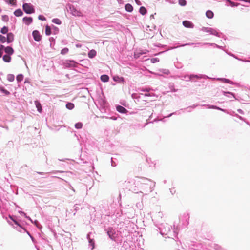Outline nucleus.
Listing matches in <instances>:
<instances>
[{"instance_id":"1","label":"nucleus","mask_w":250,"mask_h":250,"mask_svg":"<svg viewBox=\"0 0 250 250\" xmlns=\"http://www.w3.org/2000/svg\"><path fill=\"white\" fill-rule=\"evenodd\" d=\"M135 184L139 186L140 192H145L146 194L151 192L155 187V182L144 177L140 178V180L136 182Z\"/></svg>"},{"instance_id":"2","label":"nucleus","mask_w":250,"mask_h":250,"mask_svg":"<svg viewBox=\"0 0 250 250\" xmlns=\"http://www.w3.org/2000/svg\"><path fill=\"white\" fill-rule=\"evenodd\" d=\"M174 228L173 229V231H171V229H172L171 226L169 225L167 223H161L159 224L158 226L156 225V227L157 228L158 230H159L160 233L163 236H166L167 235V238H172L177 237L178 232L177 228H175V225H174Z\"/></svg>"},{"instance_id":"3","label":"nucleus","mask_w":250,"mask_h":250,"mask_svg":"<svg viewBox=\"0 0 250 250\" xmlns=\"http://www.w3.org/2000/svg\"><path fill=\"white\" fill-rule=\"evenodd\" d=\"M201 31L207 33H209L210 35H212L219 38H224L225 40L226 39L225 35H224L222 32H220V31L218 29H217L216 28H213L208 27H203L201 29Z\"/></svg>"},{"instance_id":"4","label":"nucleus","mask_w":250,"mask_h":250,"mask_svg":"<svg viewBox=\"0 0 250 250\" xmlns=\"http://www.w3.org/2000/svg\"><path fill=\"white\" fill-rule=\"evenodd\" d=\"M22 9L24 12L27 14L34 13L35 9L34 6L30 3H23Z\"/></svg>"},{"instance_id":"5","label":"nucleus","mask_w":250,"mask_h":250,"mask_svg":"<svg viewBox=\"0 0 250 250\" xmlns=\"http://www.w3.org/2000/svg\"><path fill=\"white\" fill-rule=\"evenodd\" d=\"M188 78V79L186 81H192L193 79L197 78V79H212V78H210L207 75H202V74H191L190 75H187L185 76V78ZM212 79H215V78H212Z\"/></svg>"},{"instance_id":"6","label":"nucleus","mask_w":250,"mask_h":250,"mask_svg":"<svg viewBox=\"0 0 250 250\" xmlns=\"http://www.w3.org/2000/svg\"><path fill=\"white\" fill-rule=\"evenodd\" d=\"M104 230L106 231V233L111 240L114 241H116V233L115 230L112 227L105 229Z\"/></svg>"},{"instance_id":"7","label":"nucleus","mask_w":250,"mask_h":250,"mask_svg":"<svg viewBox=\"0 0 250 250\" xmlns=\"http://www.w3.org/2000/svg\"><path fill=\"white\" fill-rule=\"evenodd\" d=\"M119 232L121 234H124V236H125L126 235H128L131 232L130 227L127 226H126V224L124 223L122 228H120L119 229Z\"/></svg>"},{"instance_id":"8","label":"nucleus","mask_w":250,"mask_h":250,"mask_svg":"<svg viewBox=\"0 0 250 250\" xmlns=\"http://www.w3.org/2000/svg\"><path fill=\"white\" fill-rule=\"evenodd\" d=\"M78 63L73 60H67L64 62V65L66 68L76 67Z\"/></svg>"},{"instance_id":"9","label":"nucleus","mask_w":250,"mask_h":250,"mask_svg":"<svg viewBox=\"0 0 250 250\" xmlns=\"http://www.w3.org/2000/svg\"><path fill=\"white\" fill-rule=\"evenodd\" d=\"M32 36L35 41L39 42L42 39V36L40 32L37 30H35L32 32Z\"/></svg>"},{"instance_id":"10","label":"nucleus","mask_w":250,"mask_h":250,"mask_svg":"<svg viewBox=\"0 0 250 250\" xmlns=\"http://www.w3.org/2000/svg\"><path fill=\"white\" fill-rule=\"evenodd\" d=\"M187 244L188 245L189 249L195 250H197L199 246V244L198 243L194 241H189L187 242Z\"/></svg>"},{"instance_id":"11","label":"nucleus","mask_w":250,"mask_h":250,"mask_svg":"<svg viewBox=\"0 0 250 250\" xmlns=\"http://www.w3.org/2000/svg\"><path fill=\"white\" fill-rule=\"evenodd\" d=\"M198 44L199 45H200V46H203L204 45H209V46H214V47H216L219 49H223V46L218 45L217 44L214 43L200 42Z\"/></svg>"},{"instance_id":"12","label":"nucleus","mask_w":250,"mask_h":250,"mask_svg":"<svg viewBox=\"0 0 250 250\" xmlns=\"http://www.w3.org/2000/svg\"><path fill=\"white\" fill-rule=\"evenodd\" d=\"M183 25L188 28H193L194 26V24L190 21L188 20H185L182 22Z\"/></svg>"},{"instance_id":"13","label":"nucleus","mask_w":250,"mask_h":250,"mask_svg":"<svg viewBox=\"0 0 250 250\" xmlns=\"http://www.w3.org/2000/svg\"><path fill=\"white\" fill-rule=\"evenodd\" d=\"M4 51L5 52V54L10 56L13 54L14 53V50L10 46H8L6 47L5 46V48H3V51Z\"/></svg>"},{"instance_id":"14","label":"nucleus","mask_w":250,"mask_h":250,"mask_svg":"<svg viewBox=\"0 0 250 250\" xmlns=\"http://www.w3.org/2000/svg\"><path fill=\"white\" fill-rule=\"evenodd\" d=\"M116 109L118 112L122 114H126L128 112L126 108L120 105H117L116 106Z\"/></svg>"},{"instance_id":"15","label":"nucleus","mask_w":250,"mask_h":250,"mask_svg":"<svg viewBox=\"0 0 250 250\" xmlns=\"http://www.w3.org/2000/svg\"><path fill=\"white\" fill-rule=\"evenodd\" d=\"M22 21L26 25H29L33 22V18L31 17L25 16L23 17Z\"/></svg>"},{"instance_id":"16","label":"nucleus","mask_w":250,"mask_h":250,"mask_svg":"<svg viewBox=\"0 0 250 250\" xmlns=\"http://www.w3.org/2000/svg\"><path fill=\"white\" fill-rule=\"evenodd\" d=\"M91 235V233H89L87 235V238L88 240L89 245L91 247V250L93 249L95 247V241L93 239H91L90 238V235Z\"/></svg>"},{"instance_id":"17","label":"nucleus","mask_w":250,"mask_h":250,"mask_svg":"<svg viewBox=\"0 0 250 250\" xmlns=\"http://www.w3.org/2000/svg\"><path fill=\"white\" fill-rule=\"evenodd\" d=\"M6 38L7 43H10L13 42L14 40V35L13 33L12 32L8 33Z\"/></svg>"},{"instance_id":"18","label":"nucleus","mask_w":250,"mask_h":250,"mask_svg":"<svg viewBox=\"0 0 250 250\" xmlns=\"http://www.w3.org/2000/svg\"><path fill=\"white\" fill-rule=\"evenodd\" d=\"M113 80L114 82L117 83H122L125 82V79L123 77H120L118 75H115L113 76Z\"/></svg>"},{"instance_id":"19","label":"nucleus","mask_w":250,"mask_h":250,"mask_svg":"<svg viewBox=\"0 0 250 250\" xmlns=\"http://www.w3.org/2000/svg\"><path fill=\"white\" fill-rule=\"evenodd\" d=\"M226 2V5L228 6H230L232 7H237L240 4L238 3L234 2L230 0H225Z\"/></svg>"},{"instance_id":"20","label":"nucleus","mask_w":250,"mask_h":250,"mask_svg":"<svg viewBox=\"0 0 250 250\" xmlns=\"http://www.w3.org/2000/svg\"><path fill=\"white\" fill-rule=\"evenodd\" d=\"M217 80L221 81L224 83H229L231 84H233L234 83L230 80L225 78H218L216 79Z\"/></svg>"},{"instance_id":"21","label":"nucleus","mask_w":250,"mask_h":250,"mask_svg":"<svg viewBox=\"0 0 250 250\" xmlns=\"http://www.w3.org/2000/svg\"><path fill=\"white\" fill-rule=\"evenodd\" d=\"M96 54H97L96 51L94 49H91L88 51L87 55L89 58L92 59V58H94L96 56Z\"/></svg>"},{"instance_id":"22","label":"nucleus","mask_w":250,"mask_h":250,"mask_svg":"<svg viewBox=\"0 0 250 250\" xmlns=\"http://www.w3.org/2000/svg\"><path fill=\"white\" fill-rule=\"evenodd\" d=\"M100 80L102 82L106 83L109 81V77L106 74H103L100 77Z\"/></svg>"},{"instance_id":"23","label":"nucleus","mask_w":250,"mask_h":250,"mask_svg":"<svg viewBox=\"0 0 250 250\" xmlns=\"http://www.w3.org/2000/svg\"><path fill=\"white\" fill-rule=\"evenodd\" d=\"M222 93L223 95L228 98H231V97L233 98L235 97V94L231 92L222 91Z\"/></svg>"},{"instance_id":"24","label":"nucleus","mask_w":250,"mask_h":250,"mask_svg":"<svg viewBox=\"0 0 250 250\" xmlns=\"http://www.w3.org/2000/svg\"><path fill=\"white\" fill-rule=\"evenodd\" d=\"M35 104L36 107L37 109V111L39 113H41L42 112V105H41V103H40V102L38 101H35Z\"/></svg>"},{"instance_id":"25","label":"nucleus","mask_w":250,"mask_h":250,"mask_svg":"<svg viewBox=\"0 0 250 250\" xmlns=\"http://www.w3.org/2000/svg\"><path fill=\"white\" fill-rule=\"evenodd\" d=\"M125 11L128 12H131L133 10V7L132 5L130 3H127L125 5Z\"/></svg>"},{"instance_id":"26","label":"nucleus","mask_w":250,"mask_h":250,"mask_svg":"<svg viewBox=\"0 0 250 250\" xmlns=\"http://www.w3.org/2000/svg\"><path fill=\"white\" fill-rule=\"evenodd\" d=\"M52 30V25L49 26L48 25H46L45 26V33L46 36H50Z\"/></svg>"},{"instance_id":"27","label":"nucleus","mask_w":250,"mask_h":250,"mask_svg":"<svg viewBox=\"0 0 250 250\" xmlns=\"http://www.w3.org/2000/svg\"><path fill=\"white\" fill-rule=\"evenodd\" d=\"M3 61L7 63H9L11 61V57L10 55L5 54L2 57Z\"/></svg>"},{"instance_id":"28","label":"nucleus","mask_w":250,"mask_h":250,"mask_svg":"<svg viewBox=\"0 0 250 250\" xmlns=\"http://www.w3.org/2000/svg\"><path fill=\"white\" fill-rule=\"evenodd\" d=\"M69 9L71 11V13L73 15L79 16L78 13H79V12L74 6H70Z\"/></svg>"},{"instance_id":"29","label":"nucleus","mask_w":250,"mask_h":250,"mask_svg":"<svg viewBox=\"0 0 250 250\" xmlns=\"http://www.w3.org/2000/svg\"><path fill=\"white\" fill-rule=\"evenodd\" d=\"M14 14L16 17H21L23 15V13L21 9L19 8L15 10Z\"/></svg>"},{"instance_id":"30","label":"nucleus","mask_w":250,"mask_h":250,"mask_svg":"<svg viewBox=\"0 0 250 250\" xmlns=\"http://www.w3.org/2000/svg\"><path fill=\"white\" fill-rule=\"evenodd\" d=\"M206 16L208 18L211 19L214 17V13L211 10H208L206 12Z\"/></svg>"},{"instance_id":"31","label":"nucleus","mask_w":250,"mask_h":250,"mask_svg":"<svg viewBox=\"0 0 250 250\" xmlns=\"http://www.w3.org/2000/svg\"><path fill=\"white\" fill-rule=\"evenodd\" d=\"M0 92L4 94L5 95H9L10 94L9 91H8L7 89H6L3 86H0Z\"/></svg>"},{"instance_id":"32","label":"nucleus","mask_w":250,"mask_h":250,"mask_svg":"<svg viewBox=\"0 0 250 250\" xmlns=\"http://www.w3.org/2000/svg\"><path fill=\"white\" fill-rule=\"evenodd\" d=\"M139 12L141 15H145L147 13V10L144 6H141L139 8Z\"/></svg>"},{"instance_id":"33","label":"nucleus","mask_w":250,"mask_h":250,"mask_svg":"<svg viewBox=\"0 0 250 250\" xmlns=\"http://www.w3.org/2000/svg\"><path fill=\"white\" fill-rule=\"evenodd\" d=\"M10 219L14 223L15 225L21 228L22 226L19 223V222L15 219V216H10Z\"/></svg>"},{"instance_id":"34","label":"nucleus","mask_w":250,"mask_h":250,"mask_svg":"<svg viewBox=\"0 0 250 250\" xmlns=\"http://www.w3.org/2000/svg\"><path fill=\"white\" fill-rule=\"evenodd\" d=\"M8 27L6 26H4L2 28H1L0 30V33L2 34H7L8 32Z\"/></svg>"},{"instance_id":"35","label":"nucleus","mask_w":250,"mask_h":250,"mask_svg":"<svg viewBox=\"0 0 250 250\" xmlns=\"http://www.w3.org/2000/svg\"><path fill=\"white\" fill-rule=\"evenodd\" d=\"M74 104L71 102H68L66 104V107L69 110H72L74 108Z\"/></svg>"},{"instance_id":"36","label":"nucleus","mask_w":250,"mask_h":250,"mask_svg":"<svg viewBox=\"0 0 250 250\" xmlns=\"http://www.w3.org/2000/svg\"><path fill=\"white\" fill-rule=\"evenodd\" d=\"M23 78H24V76L23 74H18L16 76V80L17 81V83H19L21 82L23 80Z\"/></svg>"},{"instance_id":"37","label":"nucleus","mask_w":250,"mask_h":250,"mask_svg":"<svg viewBox=\"0 0 250 250\" xmlns=\"http://www.w3.org/2000/svg\"><path fill=\"white\" fill-rule=\"evenodd\" d=\"M7 79L8 81L12 82L14 81L15 76L13 74H9L7 76Z\"/></svg>"},{"instance_id":"38","label":"nucleus","mask_w":250,"mask_h":250,"mask_svg":"<svg viewBox=\"0 0 250 250\" xmlns=\"http://www.w3.org/2000/svg\"><path fill=\"white\" fill-rule=\"evenodd\" d=\"M199 42H197V43H194V42H188V43H184V44H181L179 45V46H181V47H184V46H192V45H199L198 43H199Z\"/></svg>"},{"instance_id":"39","label":"nucleus","mask_w":250,"mask_h":250,"mask_svg":"<svg viewBox=\"0 0 250 250\" xmlns=\"http://www.w3.org/2000/svg\"><path fill=\"white\" fill-rule=\"evenodd\" d=\"M52 30H53V33L54 35L57 34L59 32V28L53 24H52Z\"/></svg>"},{"instance_id":"40","label":"nucleus","mask_w":250,"mask_h":250,"mask_svg":"<svg viewBox=\"0 0 250 250\" xmlns=\"http://www.w3.org/2000/svg\"><path fill=\"white\" fill-rule=\"evenodd\" d=\"M52 22L57 25H60L62 23L61 21L58 18H54L52 20Z\"/></svg>"},{"instance_id":"41","label":"nucleus","mask_w":250,"mask_h":250,"mask_svg":"<svg viewBox=\"0 0 250 250\" xmlns=\"http://www.w3.org/2000/svg\"><path fill=\"white\" fill-rule=\"evenodd\" d=\"M131 190L134 192L135 193H139L140 192V188L139 186L135 184V186L132 188Z\"/></svg>"},{"instance_id":"42","label":"nucleus","mask_w":250,"mask_h":250,"mask_svg":"<svg viewBox=\"0 0 250 250\" xmlns=\"http://www.w3.org/2000/svg\"><path fill=\"white\" fill-rule=\"evenodd\" d=\"M32 223H33L38 229H41L42 228V225L37 220H35L34 221H32Z\"/></svg>"},{"instance_id":"43","label":"nucleus","mask_w":250,"mask_h":250,"mask_svg":"<svg viewBox=\"0 0 250 250\" xmlns=\"http://www.w3.org/2000/svg\"><path fill=\"white\" fill-rule=\"evenodd\" d=\"M83 124L82 122H78L75 124V127L76 129H81L83 127Z\"/></svg>"},{"instance_id":"44","label":"nucleus","mask_w":250,"mask_h":250,"mask_svg":"<svg viewBox=\"0 0 250 250\" xmlns=\"http://www.w3.org/2000/svg\"><path fill=\"white\" fill-rule=\"evenodd\" d=\"M68 51L69 49L67 47H64L61 50V54L62 55H65L68 52Z\"/></svg>"},{"instance_id":"45","label":"nucleus","mask_w":250,"mask_h":250,"mask_svg":"<svg viewBox=\"0 0 250 250\" xmlns=\"http://www.w3.org/2000/svg\"><path fill=\"white\" fill-rule=\"evenodd\" d=\"M0 42L2 43H5L6 42H7V38L2 35H0Z\"/></svg>"},{"instance_id":"46","label":"nucleus","mask_w":250,"mask_h":250,"mask_svg":"<svg viewBox=\"0 0 250 250\" xmlns=\"http://www.w3.org/2000/svg\"><path fill=\"white\" fill-rule=\"evenodd\" d=\"M187 1L186 0H178V3L181 6H185L187 4Z\"/></svg>"},{"instance_id":"47","label":"nucleus","mask_w":250,"mask_h":250,"mask_svg":"<svg viewBox=\"0 0 250 250\" xmlns=\"http://www.w3.org/2000/svg\"><path fill=\"white\" fill-rule=\"evenodd\" d=\"M153 89L152 88H150V87H145V88H142L141 89H140V91H142V92H149L151 90H152Z\"/></svg>"},{"instance_id":"48","label":"nucleus","mask_w":250,"mask_h":250,"mask_svg":"<svg viewBox=\"0 0 250 250\" xmlns=\"http://www.w3.org/2000/svg\"><path fill=\"white\" fill-rule=\"evenodd\" d=\"M181 114L180 110L176 111L175 112H172L167 116H166L167 118H169L173 115H179Z\"/></svg>"},{"instance_id":"49","label":"nucleus","mask_w":250,"mask_h":250,"mask_svg":"<svg viewBox=\"0 0 250 250\" xmlns=\"http://www.w3.org/2000/svg\"><path fill=\"white\" fill-rule=\"evenodd\" d=\"M144 54H145V53L144 52H139V53H135L134 56L135 59H137V58H139L141 55H143Z\"/></svg>"},{"instance_id":"50","label":"nucleus","mask_w":250,"mask_h":250,"mask_svg":"<svg viewBox=\"0 0 250 250\" xmlns=\"http://www.w3.org/2000/svg\"><path fill=\"white\" fill-rule=\"evenodd\" d=\"M169 88H170L171 91L173 92H177L178 91L177 89H175L174 88V84L173 83L171 84H170Z\"/></svg>"},{"instance_id":"51","label":"nucleus","mask_w":250,"mask_h":250,"mask_svg":"<svg viewBox=\"0 0 250 250\" xmlns=\"http://www.w3.org/2000/svg\"><path fill=\"white\" fill-rule=\"evenodd\" d=\"M159 71L160 72H162L163 74H165L166 75H168L170 73L169 70L168 69H160Z\"/></svg>"},{"instance_id":"52","label":"nucleus","mask_w":250,"mask_h":250,"mask_svg":"<svg viewBox=\"0 0 250 250\" xmlns=\"http://www.w3.org/2000/svg\"><path fill=\"white\" fill-rule=\"evenodd\" d=\"M2 20L5 22H8L9 21V17L6 15H2Z\"/></svg>"},{"instance_id":"53","label":"nucleus","mask_w":250,"mask_h":250,"mask_svg":"<svg viewBox=\"0 0 250 250\" xmlns=\"http://www.w3.org/2000/svg\"><path fill=\"white\" fill-rule=\"evenodd\" d=\"M5 48V46L3 45H0V58L2 57L3 53V48Z\"/></svg>"},{"instance_id":"54","label":"nucleus","mask_w":250,"mask_h":250,"mask_svg":"<svg viewBox=\"0 0 250 250\" xmlns=\"http://www.w3.org/2000/svg\"><path fill=\"white\" fill-rule=\"evenodd\" d=\"M38 19L41 21H46V18L42 15H39L38 17Z\"/></svg>"},{"instance_id":"55","label":"nucleus","mask_w":250,"mask_h":250,"mask_svg":"<svg viewBox=\"0 0 250 250\" xmlns=\"http://www.w3.org/2000/svg\"><path fill=\"white\" fill-rule=\"evenodd\" d=\"M151 62L152 63H156L159 62V59L158 58H153L151 59Z\"/></svg>"},{"instance_id":"56","label":"nucleus","mask_w":250,"mask_h":250,"mask_svg":"<svg viewBox=\"0 0 250 250\" xmlns=\"http://www.w3.org/2000/svg\"><path fill=\"white\" fill-rule=\"evenodd\" d=\"M234 98L235 99V100L238 101L240 102L244 103V102L243 101H244V100L242 98H241V97H240L239 96L236 97L235 96V97H234Z\"/></svg>"},{"instance_id":"57","label":"nucleus","mask_w":250,"mask_h":250,"mask_svg":"<svg viewBox=\"0 0 250 250\" xmlns=\"http://www.w3.org/2000/svg\"><path fill=\"white\" fill-rule=\"evenodd\" d=\"M154 95V93H150L149 92H147L146 93H145L144 94V96L146 97H151L152 96Z\"/></svg>"},{"instance_id":"58","label":"nucleus","mask_w":250,"mask_h":250,"mask_svg":"<svg viewBox=\"0 0 250 250\" xmlns=\"http://www.w3.org/2000/svg\"><path fill=\"white\" fill-rule=\"evenodd\" d=\"M49 41L50 42H53V45H55V39L53 37H50L49 39Z\"/></svg>"},{"instance_id":"59","label":"nucleus","mask_w":250,"mask_h":250,"mask_svg":"<svg viewBox=\"0 0 250 250\" xmlns=\"http://www.w3.org/2000/svg\"><path fill=\"white\" fill-rule=\"evenodd\" d=\"M197 104H193L191 106H189L188 107H187L186 109H194L197 106Z\"/></svg>"},{"instance_id":"60","label":"nucleus","mask_w":250,"mask_h":250,"mask_svg":"<svg viewBox=\"0 0 250 250\" xmlns=\"http://www.w3.org/2000/svg\"><path fill=\"white\" fill-rule=\"evenodd\" d=\"M207 106H208V108L213 109H216V107H217L216 105H207Z\"/></svg>"},{"instance_id":"61","label":"nucleus","mask_w":250,"mask_h":250,"mask_svg":"<svg viewBox=\"0 0 250 250\" xmlns=\"http://www.w3.org/2000/svg\"><path fill=\"white\" fill-rule=\"evenodd\" d=\"M22 229H23L24 230V231L28 234V235L30 237V236H32V235L31 234V233H30L29 231H28V230H27L24 227H22V228H21Z\"/></svg>"},{"instance_id":"62","label":"nucleus","mask_w":250,"mask_h":250,"mask_svg":"<svg viewBox=\"0 0 250 250\" xmlns=\"http://www.w3.org/2000/svg\"><path fill=\"white\" fill-rule=\"evenodd\" d=\"M111 164L112 167H115L117 165L116 162L113 161V158H111Z\"/></svg>"},{"instance_id":"63","label":"nucleus","mask_w":250,"mask_h":250,"mask_svg":"<svg viewBox=\"0 0 250 250\" xmlns=\"http://www.w3.org/2000/svg\"><path fill=\"white\" fill-rule=\"evenodd\" d=\"M169 190L172 195H173L176 192V190L174 188H170Z\"/></svg>"},{"instance_id":"64","label":"nucleus","mask_w":250,"mask_h":250,"mask_svg":"<svg viewBox=\"0 0 250 250\" xmlns=\"http://www.w3.org/2000/svg\"><path fill=\"white\" fill-rule=\"evenodd\" d=\"M7 145L9 146H13V143L12 141H9L8 142Z\"/></svg>"}]
</instances>
